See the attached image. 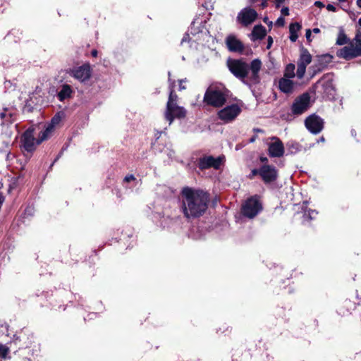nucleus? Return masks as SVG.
<instances>
[{
	"label": "nucleus",
	"instance_id": "10",
	"mask_svg": "<svg viewBox=\"0 0 361 361\" xmlns=\"http://www.w3.org/2000/svg\"><path fill=\"white\" fill-rule=\"evenodd\" d=\"M202 23L196 22L195 20L192 22L190 27L189 28V32L186 35V36L183 37L181 41V44H183L187 41L188 38L189 42H197L201 39V37L203 35H206V32H204V27H200V25Z\"/></svg>",
	"mask_w": 361,
	"mask_h": 361
},
{
	"label": "nucleus",
	"instance_id": "56",
	"mask_svg": "<svg viewBox=\"0 0 361 361\" xmlns=\"http://www.w3.org/2000/svg\"><path fill=\"white\" fill-rule=\"evenodd\" d=\"M339 1H343L344 0H338Z\"/></svg>",
	"mask_w": 361,
	"mask_h": 361
},
{
	"label": "nucleus",
	"instance_id": "49",
	"mask_svg": "<svg viewBox=\"0 0 361 361\" xmlns=\"http://www.w3.org/2000/svg\"><path fill=\"white\" fill-rule=\"evenodd\" d=\"M252 173L254 175H255V174H257V173H259V171H258L257 170H256V169H254V170H252Z\"/></svg>",
	"mask_w": 361,
	"mask_h": 361
},
{
	"label": "nucleus",
	"instance_id": "37",
	"mask_svg": "<svg viewBox=\"0 0 361 361\" xmlns=\"http://www.w3.org/2000/svg\"><path fill=\"white\" fill-rule=\"evenodd\" d=\"M33 208L32 207H27L25 210V214L27 215H32Z\"/></svg>",
	"mask_w": 361,
	"mask_h": 361
},
{
	"label": "nucleus",
	"instance_id": "41",
	"mask_svg": "<svg viewBox=\"0 0 361 361\" xmlns=\"http://www.w3.org/2000/svg\"><path fill=\"white\" fill-rule=\"evenodd\" d=\"M267 40H268V43H267V49H270V47H271V45H272V44H273V39H272V37H270V36H269V37H268Z\"/></svg>",
	"mask_w": 361,
	"mask_h": 361
},
{
	"label": "nucleus",
	"instance_id": "27",
	"mask_svg": "<svg viewBox=\"0 0 361 361\" xmlns=\"http://www.w3.org/2000/svg\"><path fill=\"white\" fill-rule=\"evenodd\" d=\"M348 42V39L345 35L343 29H341L338 32V38L336 39V44L343 45Z\"/></svg>",
	"mask_w": 361,
	"mask_h": 361
},
{
	"label": "nucleus",
	"instance_id": "5",
	"mask_svg": "<svg viewBox=\"0 0 361 361\" xmlns=\"http://www.w3.org/2000/svg\"><path fill=\"white\" fill-rule=\"evenodd\" d=\"M66 73L82 83L88 81L92 76V68L89 63L74 66L67 70Z\"/></svg>",
	"mask_w": 361,
	"mask_h": 361
},
{
	"label": "nucleus",
	"instance_id": "16",
	"mask_svg": "<svg viewBox=\"0 0 361 361\" xmlns=\"http://www.w3.org/2000/svg\"><path fill=\"white\" fill-rule=\"evenodd\" d=\"M259 174L264 182L269 183L276 180L277 171L274 166L264 165L259 169Z\"/></svg>",
	"mask_w": 361,
	"mask_h": 361
},
{
	"label": "nucleus",
	"instance_id": "19",
	"mask_svg": "<svg viewBox=\"0 0 361 361\" xmlns=\"http://www.w3.org/2000/svg\"><path fill=\"white\" fill-rule=\"evenodd\" d=\"M0 118L1 119V125L3 127L12 125L16 119V111L13 109L5 108L0 113Z\"/></svg>",
	"mask_w": 361,
	"mask_h": 361
},
{
	"label": "nucleus",
	"instance_id": "24",
	"mask_svg": "<svg viewBox=\"0 0 361 361\" xmlns=\"http://www.w3.org/2000/svg\"><path fill=\"white\" fill-rule=\"evenodd\" d=\"M301 28V25L298 23H291L289 26L290 40L295 42L298 37L297 32Z\"/></svg>",
	"mask_w": 361,
	"mask_h": 361
},
{
	"label": "nucleus",
	"instance_id": "47",
	"mask_svg": "<svg viewBox=\"0 0 361 361\" xmlns=\"http://www.w3.org/2000/svg\"><path fill=\"white\" fill-rule=\"evenodd\" d=\"M255 139H256V137H255V136H253V137H252L250 139L249 142H250V143L254 142L255 141Z\"/></svg>",
	"mask_w": 361,
	"mask_h": 361
},
{
	"label": "nucleus",
	"instance_id": "44",
	"mask_svg": "<svg viewBox=\"0 0 361 361\" xmlns=\"http://www.w3.org/2000/svg\"><path fill=\"white\" fill-rule=\"evenodd\" d=\"M264 21L265 23H267L268 25H272V22L271 21H269L268 18H265L264 19Z\"/></svg>",
	"mask_w": 361,
	"mask_h": 361
},
{
	"label": "nucleus",
	"instance_id": "55",
	"mask_svg": "<svg viewBox=\"0 0 361 361\" xmlns=\"http://www.w3.org/2000/svg\"><path fill=\"white\" fill-rule=\"evenodd\" d=\"M251 1L254 2V1H256L257 0H251Z\"/></svg>",
	"mask_w": 361,
	"mask_h": 361
},
{
	"label": "nucleus",
	"instance_id": "13",
	"mask_svg": "<svg viewBox=\"0 0 361 361\" xmlns=\"http://www.w3.org/2000/svg\"><path fill=\"white\" fill-rule=\"evenodd\" d=\"M307 129L312 134L319 133L324 128V121L316 114L309 116L305 121Z\"/></svg>",
	"mask_w": 361,
	"mask_h": 361
},
{
	"label": "nucleus",
	"instance_id": "28",
	"mask_svg": "<svg viewBox=\"0 0 361 361\" xmlns=\"http://www.w3.org/2000/svg\"><path fill=\"white\" fill-rule=\"evenodd\" d=\"M2 135H5V137H6V140H4V142L5 143L6 147H8L11 145V142H12L11 140V136L13 135V133H12L11 130H8H8H5V131H3Z\"/></svg>",
	"mask_w": 361,
	"mask_h": 361
},
{
	"label": "nucleus",
	"instance_id": "11",
	"mask_svg": "<svg viewBox=\"0 0 361 361\" xmlns=\"http://www.w3.org/2000/svg\"><path fill=\"white\" fill-rule=\"evenodd\" d=\"M257 13L250 7L242 9L238 14L236 20L244 27L251 25L257 18Z\"/></svg>",
	"mask_w": 361,
	"mask_h": 361
},
{
	"label": "nucleus",
	"instance_id": "52",
	"mask_svg": "<svg viewBox=\"0 0 361 361\" xmlns=\"http://www.w3.org/2000/svg\"><path fill=\"white\" fill-rule=\"evenodd\" d=\"M170 76H171V73L169 72V77L170 78ZM169 80L171 82V79L170 78L169 79Z\"/></svg>",
	"mask_w": 361,
	"mask_h": 361
},
{
	"label": "nucleus",
	"instance_id": "40",
	"mask_svg": "<svg viewBox=\"0 0 361 361\" xmlns=\"http://www.w3.org/2000/svg\"><path fill=\"white\" fill-rule=\"evenodd\" d=\"M326 9H327L329 11H333V12H334V11H336V7H335L334 5H332V4H328V5L326 6Z\"/></svg>",
	"mask_w": 361,
	"mask_h": 361
},
{
	"label": "nucleus",
	"instance_id": "8",
	"mask_svg": "<svg viewBox=\"0 0 361 361\" xmlns=\"http://www.w3.org/2000/svg\"><path fill=\"white\" fill-rule=\"evenodd\" d=\"M310 104V96L308 93H304L295 99L291 106L292 113L295 115H300L309 109Z\"/></svg>",
	"mask_w": 361,
	"mask_h": 361
},
{
	"label": "nucleus",
	"instance_id": "26",
	"mask_svg": "<svg viewBox=\"0 0 361 361\" xmlns=\"http://www.w3.org/2000/svg\"><path fill=\"white\" fill-rule=\"evenodd\" d=\"M295 66L293 63H289L286 66L284 71V77L286 78H293L295 77Z\"/></svg>",
	"mask_w": 361,
	"mask_h": 361
},
{
	"label": "nucleus",
	"instance_id": "36",
	"mask_svg": "<svg viewBox=\"0 0 361 361\" xmlns=\"http://www.w3.org/2000/svg\"><path fill=\"white\" fill-rule=\"evenodd\" d=\"M281 13L283 16H287L289 15V9L288 7H283L281 10Z\"/></svg>",
	"mask_w": 361,
	"mask_h": 361
},
{
	"label": "nucleus",
	"instance_id": "17",
	"mask_svg": "<svg viewBox=\"0 0 361 361\" xmlns=\"http://www.w3.org/2000/svg\"><path fill=\"white\" fill-rule=\"evenodd\" d=\"M61 121V116L59 113L56 114L51 119V123L47 126L46 129L43 131H42L39 134V140L38 143H41L44 140H47L51 133L53 132V130L54 127L58 125Z\"/></svg>",
	"mask_w": 361,
	"mask_h": 361
},
{
	"label": "nucleus",
	"instance_id": "15",
	"mask_svg": "<svg viewBox=\"0 0 361 361\" xmlns=\"http://www.w3.org/2000/svg\"><path fill=\"white\" fill-rule=\"evenodd\" d=\"M223 159L224 158L221 157L214 158L212 156H206L199 159L198 167L202 170L211 167L218 169L220 168L223 162Z\"/></svg>",
	"mask_w": 361,
	"mask_h": 361
},
{
	"label": "nucleus",
	"instance_id": "14",
	"mask_svg": "<svg viewBox=\"0 0 361 361\" xmlns=\"http://www.w3.org/2000/svg\"><path fill=\"white\" fill-rule=\"evenodd\" d=\"M268 145L269 154L271 157H281L284 154V146L281 140L277 137L269 138Z\"/></svg>",
	"mask_w": 361,
	"mask_h": 361
},
{
	"label": "nucleus",
	"instance_id": "9",
	"mask_svg": "<svg viewBox=\"0 0 361 361\" xmlns=\"http://www.w3.org/2000/svg\"><path fill=\"white\" fill-rule=\"evenodd\" d=\"M240 112V107L237 104H233L221 109L218 112V116L224 123H229L233 121Z\"/></svg>",
	"mask_w": 361,
	"mask_h": 361
},
{
	"label": "nucleus",
	"instance_id": "4",
	"mask_svg": "<svg viewBox=\"0 0 361 361\" xmlns=\"http://www.w3.org/2000/svg\"><path fill=\"white\" fill-rule=\"evenodd\" d=\"M262 209V205L258 197L254 196L248 198L241 207L242 214L249 219L256 216Z\"/></svg>",
	"mask_w": 361,
	"mask_h": 361
},
{
	"label": "nucleus",
	"instance_id": "51",
	"mask_svg": "<svg viewBox=\"0 0 361 361\" xmlns=\"http://www.w3.org/2000/svg\"><path fill=\"white\" fill-rule=\"evenodd\" d=\"M358 23L361 26V18L359 19Z\"/></svg>",
	"mask_w": 361,
	"mask_h": 361
},
{
	"label": "nucleus",
	"instance_id": "22",
	"mask_svg": "<svg viewBox=\"0 0 361 361\" xmlns=\"http://www.w3.org/2000/svg\"><path fill=\"white\" fill-rule=\"evenodd\" d=\"M266 34V28L262 25H257L253 27L252 33L250 34V39L252 41L261 39L264 37Z\"/></svg>",
	"mask_w": 361,
	"mask_h": 361
},
{
	"label": "nucleus",
	"instance_id": "34",
	"mask_svg": "<svg viewBox=\"0 0 361 361\" xmlns=\"http://www.w3.org/2000/svg\"><path fill=\"white\" fill-rule=\"evenodd\" d=\"M288 147L290 149H293L295 150V152L298 151L299 149V145L298 143H288Z\"/></svg>",
	"mask_w": 361,
	"mask_h": 361
},
{
	"label": "nucleus",
	"instance_id": "33",
	"mask_svg": "<svg viewBox=\"0 0 361 361\" xmlns=\"http://www.w3.org/2000/svg\"><path fill=\"white\" fill-rule=\"evenodd\" d=\"M136 179L135 178V176L133 175H128L126 176L124 179H123V182L124 183H130L131 181H135Z\"/></svg>",
	"mask_w": 361,
	"mask_h": 361
},
{
	"label": "nucleus",
	"instance_id": "42",
	"mask_svg": "<svg viewBox=\"0 0 361 361\" xmlns=\"http://www.w3.org/2000/svg\"><path fill=\"white\" fill-rule=\"evenodd\" d=\"M314 5L317 7H318V8H323V7H324V4L322 2L319 1H315L314 2Z\"/></svg>",
	"mask_w": 361,
	"mask_h": 361
},
{
	"label": "nucleus",
	"instance_id": "21",
	"mask_svg": "<svg viewBox=\"0 0 361 361\" xmlns=\"http://www.w3.org/2000/svg\"><path fill=\"white\" fill-rule=\"evenodd\" d=\"M73 92V90L71 85L63 84L61 85L60 90L57 93V97L61 102H63L66 99L71 98Z\"/></svg>",
	"mask_w": 361,
	"mask_h": 361
},
{
	"label": "nucleus",
	"instance_id": "25",
	"mask_svg": "<svg viewBox=\"0 0 361 361\" xmlns=\"http://www.w3.org/2000/svg\"><path fill=\"white\" fill-rule=\"evenodd\" d=\"M317 212L315 210L308 209L305 210L302 216V223H308L310 220L315 219Z\"/></svg>",
	"mask_w": 361,
	"mask_h": 361
},
{
	"label": "nucleus",
	"instance_id": "53",
	"mask_svg": "<svg viewBox=\"0 0 361 361\" xmlns=\"http://www.w3.org/2000/svg\"><path fill=\"white\" fill-rule=\"evenodd\" d=\"M351 133H352V135H355V131H354V130H352V131H351Z\"/></svg>",
	"mask_w": 361,
	"mask_h": 361
},
{
	"label": "nucleus",
	"instance_id": "20",
	"mask_svg": "<svg viewBox=\"0 0 361 361\" xmlns=\"http://www.w3.org/2000/svg\"><path fill=\"white\" fill-rule=\"evenodd\" d=\"M226 42L228 49L231 51L242 52L243 51V44L234 36H228Z\"/></svg>",
	"mask_w": 361,
	"mask_h": 361
},
{
	"label": "nucleus",
	"instance_id": "31",
	"mask_svg": "<svg viewBox=\"0 0 361 361\" xmlns=\"http://www.w3.org/2000/svg\"><path fill=\"white\" fill-rule=\"evenodd\" d=\"M310 69L312 70V71H313L312 75V77H313L318 72H320L321 71H322L323 66L322 64L314 65V66H311Z\"/></svg>",
	"mask_w": 361,
	"mask_h": 361
},
{
	"label": "nucleus",
	"instance_id": "12",
	"mask_svg": "<svg viewBox=\"0 0 361 361\" xmlns=\"http://www.w3.org/2000/svg\"><path fill=\"white\" fill-rule=\"evenodd\" d=\"M312 61V56L306 49H302L300 57L297 62L296 75L299 79H302L305 73L307 66Z\"/></svg>",
	"mask_w": 361,
	"mask_h": 361
},
{
	"label": "nucleus",
	"instance_id": "38",
	"mask_svg": "<svg viewBox=\"0 0 361 361\" xmlns=\"http://www.w3.org/2000/svg\"><path fill=\"white\" fill-rule=\"evenodd\" d=\"M311 34H312V31L308 29L306 30V33H305V37H306V39L310 42L312 39H311Z\"/></svg>",
	"mask_w": 361,
	"mask_h": 361
},
{
	"label": "nucleus",
	"instance_id": "7",
	"mask_svg": "<svg viewBox=\"0 0 361 361\" xmlns=\"http://www.w3.org/2000/svg\"><path fill=\"white\" fill-rule=\"evenodd\" d=\"M186 115V110L178 106L177 104H172L171 102L166 104V109L164 113V118L168 121V126H169L173 121L174 118H182Z\"/></svg>",
	"mask_w": 361,
	"mask_h": 361
},
{
	"label": "nucleus",
	"instance_id": "39",
	"mask_svg": "<svg viewBox=\"0 0 361 361\" xmlns=\"http://www.w3.org/2000/svg\"><path fill=\"white\" fill-rule=\"evenodd\" d=\"M186 81H187L186 79L179 80V90H183L185 89V87L184 85H183V82H185Z\"/></svg>",
	"mask_w": 361,
	"mask_h": 361
},
{
	"label": "nucleus",
	"instance_id": "2",
	"mask_svg": "<svg viewBox=\"0 0 361 361\" xmlns=\"http://www.w3.org/2000/svg\"><path fill=\"white\" fill-rule=\"evenodd\" d=\"M227 65L229 71L245 85L251 86L259 82V73L262 68L259 59H254L250 65L243 60H229Z\"/></svg>",
	"mask_w": 361,
	"mask_h": 361
},
{
	"label": "nucleus",
	"instance_id": "29",
	"mask_svg": "<svg viewBox=\"0 0 361 361\" xmlns=\"http://www.w3.org/2000/svg\"><path fill=\"white\" fill-rule=\"evenodd\" d=\"M9 353V348L4 345L0 344V358L6 359Z\"/></svg>",
	"mask_w": 361,
	"mask_h": 361
},
{
	"label": "nucleus",
	"instance_id": "35",
	"mask_svg": "<svg viewBox=\"0 0 361 361\" xmlns=\"http://www.w3.org/2000/svg\"><path fill=\"white\" fill-rule=\"evenodd\" d=\"M284 23H285V20H284L283 18L279 17L276 22V25L278 26H283Z\"/></svg>",
	"mask_w": 361,
	"mask_h": 361
},
{
	"label": "nucleus",
	"instance_id": "32",
	"mask_svg": "<svg viewBox=\"0 0 361 361\" xmlns=\"http://www.w3.org/2000/svg\"><path fill=\"white\" fill-rule=\"evenodd\" d=\"M354 41L356 44V47L360 49V51H361V34L356 35Z\"/></svg>",
	"mask_w": 361,
	"mask_h": 361
},
{
	"label": "nucleus",
	"instance_id": "3",
	"mask_svg": "<svg viewBox=\"0 0 361 361\" xmlns=\"http://www.w3.org/2000/svg\"><path fill=\"white\" fill-rule=\"evenodd\" d=\"M230 95V91L222 83L211 84L204 95V102L213 107L223 106Z\"/></svg>",
	"mask_w": 361,
	"mask_h": 361
},
{
	"label": "nucleus",
	"instance_id": "50",
	"mask_svg": "<svg viewBox=\"0 0 361 361\" xmlns=\"http://www.w3.org/2000/svg\"><path fill=\"white\" fill-rule=\"evenodd\" d=\"M319 141H321V142H324V137H322L319 139Z\"/></svg>",
	"mask_w": 361,
	"mask_h": 361
},
{
	"label": "nucleus",
	"instance_id": "6",
	"mask_svg": "<svg viewBox=\"0 0 361 361\" xmlns=\"http://www.w3.org/2000/svg\"><path fill=\"white\" fill-rule=\"evenodd\" d=\"M39 140V137L36 140L34 137V129L28 128L25 131L21 137L23 151L30 154L32 153L35 150L37 145L40 144L38 143Z\"/></svg>",
	"mask_w": 361,
	"mask_h": 361
},
{
	"label": "nucleus",
	"instance_id": "1",
	"mask_svg": "<svg viewBox=\"0 0 361 361\" xmlns=\"http://www.w3.org/2000/svg\"><path fill=\"white\" fill-rule=\"evenodd\" d=\"M180 195V210L186 219H196L206 212L209 202L207 192L185 187L182 189Z\"/></svg>",
	"mask_w": 361,
	"mask_h": 361
},
{
	"label": "nucleus",
	"instance_id": "46",
	"mask_svg": "<svg viewBox=\"0 0 361 361\" xmlns=\"http://www.w3.org/2000/svg\"><path fill=\"white\" fill-rule=\"evenodd\" d=\"M312 32H313L314 33L317 34V33H319V32H320V30H319V28H317V27H316V28H314V29L312 30Z\"/></svg>",
	"mask_w": 361,
	"mask_h": 361
},
{
	"label": "nucleus",
	"instance_id": "43",
	"mask_svg": "<svg viewBox=\"0 0 361 361\" xmlns=\"http://www.w3.org/2000/svg\"><path fill=\"white\" fill-rule=\"evenodd\" d=\"M97 54H98V51H97L96 49H93V50H92V51H91V55H92L93 57H97Z\"/></svg>",
	"mask_w": 361,
	"mask_h": 361
},
{
	"label": "nucleus",
	"instance_id": "48",
	"mask_svg": "<svg viewBox=\"0 0 361 361\" xmlns=\"http://www.w3.org/2000/svg\"><path fill=\"white\" fill-rule=\"evenodd\" d=\"M357 5L359 8H361V0H357Z\"/></svg>",
	"mask_w": 361,
	"mask_h": 361
},
{
	"label": "nucleus",
	"instance_id": "45",
	"mask_svg": "<svg viewBox=\"0 0 361 361\" xmlns=\"http://www.w3.org/2000/svg\"><path fill=\"white\" fill-rule=\"evenodd\" d=\"M285 1H286V0H276V4H277L276 6L279 7V5H280L281 4H282V3H283Z\"/></svg>",
	"mask_w": 361,
	"mask_h": 361
},
{
	"label": "nucleus",
	"instance_id": "23",
	"mask_svg": "<svg viewBox=\"0 0 361 361\" xmlns=\"http://www.w3.org/2000/svg\"><path fill=\"white\" fill-rule=\"evenodd\" d=\"M279 87L281 92L290 93L293 90V82L290 78H282L279 80Z\"/></svg>",
	"mask_w": 361,
	"mask_h": 361
},
{
	"label": "nucleus",
	"instance_id": "30",
	"mask_svg": "<svg viewBox=\"0 0 361 361\" xmlns=\"http://www.w3.org/2000/svg\"><path fill=\"white\" fill-rule=\"evenodd\" d=\"M176 99H177V95L173 92V90H171V92H170V94H169V99H168L167 104H169L171 102L172 104H177L176 103Z\"/></svg>",
	"mask_w": 361,
	"mask_h": 361
},
{
	"label": "nucleus",
	"instance_id": "54",
	"mask_svg": "<svg viewBox=\"0 0 361 361\" xmlns=\"http://www.w3.org/2000/svg\"><path fill=\"white\" fill-rule=\"evenodd\" d=\"M351 133H352V135H355V131H354V130H352V131H351Z\"/></svg>",
	"mask_w": 361,
	"mask_h": 361
},
{
	"label": "nucleus",
	"instance_id": "18",
	"mask_svg": "<svg viewBox=\"0 0 361 361\" xmlns=\"http://www.w3.org/2000/svg\"><path fill=\"white\" fill-rule=\"evenodd\" d=\"M360 54V49L353 45L345 46L338 51L337 56L345 59L354 58Z\"/></svg>",
	"mask_w": 361,
	"mask_h": 361
}]
</instances>
